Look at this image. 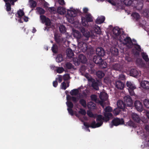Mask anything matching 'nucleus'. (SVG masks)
Returning a JSON list of instances; mask_svg holds the SVG:
<instances>
[{"label": "nucleus", "instance_id": "obj_1", "mask_svg": "<svg viewBox=\"0 0 149 149\" xmlns=\"http://www.w3.org/2000/svg\"><path fill=\"white\" fill-rule=\"evenodd\" d=\"M65 93L66 95L67 102H66V104L68 107L67 110L70 115L71 116H74V111L72 109V108L74 107V97H71L69 95V92L68 91H65Z\"/></svg>", "mask_w": 149, "mask_h": 149}, {"label": "nucleus", "instance_id": "obj_2", "mask_svg": "<svg viewBox=\"0 0 149 149\" xmlns=\"http://www.w3.org/2000/svg\"><path fill=\"white\" fill-rule=\"evenodd\" d=\"M79 37L75 38L77 39V41L78 42V47H75V50H76V49H77L78 51V52H88V49L87 48V45L85 42L80 41L81 39L82 38L81 35H79ZM78 52H75L77 54Z\"/></svg>", "mask_w": 149, "mask_h": 149}, {"label": "nucleus", "instance_id": "obj_3", "mask_svg": "<svg viewBox=\"0 0 149 149\" xmlns=\"http://www.w3.org/2000/svg\"><path fill=\"white\" fill-rule=\"evenodd\" d=\"M104 117H103L101 115H98L96 118V121L97 122V125L101 126L103 124V121L107 122L109 120L110 118L113 116V115L111 113H104Z\"/></svg>", "mask_w": 149, "mask_h": 149}, {"label": "nucleus", "instance_id": "obj_4", "mask_svg": "<svg viewBox=\"0 0 149 149\" xmlns=\"http://www.w3.org/2000/svg\"><path fill=\"white\" fill-rule=\"evenodd\" d=\"M102 57L97 55L95 56L93 58V61L101 68H105L107 66V63L102 59Z\"/></svg>", "mask_w": 149, "mask_h": 149}, {"label": "nucleus", "instance_id": "obj_5", "mask_svg": "<svg viewBox=\"0 0 149 149\" xmlns=\"http://www.w3.org/2000/svg\"><path fill=\"white\" fill-rule=\"evenodd\" d=\"M82 24L84 26L87 27L88 26V22L93 21V17L90 13H87L85 17L81 16Z\"/></svg>", "mask_w": 149, "mask_h": 149}, {"label": "nucleus", "instance_id": "obj_6", "mask_svg": "<svg viewBox=\"0 0 149 149\" xmlns=\"http://www.w3.org/2000/svg\"><path fill=\"white\" fill-rule=\"evenodd\" d=\"M74 9L72 10H68L66 17L68 22L71 24L74 23Z\"/></svg>", "mask_w": 149, "mask_h": 149}, {"label": "nucleus", "instance_id": "obj_7", "mask_svg": "<svg viewBox=\"0 0 149 149\" xmlns=\"http://www.w3.org/2000/svg\"><path fill=\"white\" fill-rule=\"evenodd\" d=\"M124 119L122 118H114L112 121V124L111 125L110 127L112 128L113 125L117 126L119 125L124 124Z\"/></svg>", "mask_w": 149, "mask_h": 149}, {"label": "nucleus", "instance_id": "obj_8", "mask_svg": "<svg viewBox=\"0 0 149 149\" xmlns=\"http://www.w3.org/2000/svg\"><path fill=\"white\" fill-rule=\"evenodd\" d=\"M88 81L90 84H91V87L95 90H99V84L98 82L96 81L94 79L91 78L88 79Z\"/></svg>", "mask_w": 149, "mask_h": 149}, {"label": "nucleus", "instance_id": "obj_9", "mask_svg": "<svg viewBox=\"0 0 149 149\" xmlns=\"http://www.w3.org/2000/svg\"><path fill=\"white\" fill-rule=\"evenodd\" d=\"M123 100L127 107H131L133 104V101L131 97L129 95L125 96L123 98Z\"/></svg>", "mask_w": 149, "mask_h": 149}, {"label": "nucleus", "instance_id": "obj_10", "mask_svg": "<svg viewBox=\"0 0 149 149\" xmlns=\"http://www.w3.org/2000/svg\"><path fill=\"white\" fill-rule=\"evenodd\" d=\"M134 105L136 109L138 111L141 112L143 110L142 103L139 100L136 101L134 103Z\"/></svg>", "mask_w": 149, "mask_h": 149}, {"label": "nucleus", "instance_id": "obj_11", "mask_svg": "<svg viewBox=\"0 0 149 149\" xmlns=\"http://www.w3.org/2000/svg\"><path fill=\"white\" fill-rule=\"evenodd\" d=\"M96 53L97 56L103 57L105 54V52L101 47H98L96 49Z\"/></svg>", "mask_w": 149, "mask_h": 149}, {"label": "nucleus", "instance_id": "obj_12", "mask_svg": "<svg viewBox=\"0 0 149 149\" xmlns=\"http://www.w3.org/2000/svg\"><path fill=\"white\" fill-rule=\"evenodd\" d=\"M80 30L83 33L84 36L86 37L87 38H88L90 36V32L87 30H86L84 27H81L80 28Z\"/></svg>", "mask_w": 149, "mask_h": 149}, {"label": "nucleus", "instance_id": "obj_13", "mask_svg": "<svg viewBox=\"0 0 149 149\" xmlns=\"http://www.w3.org/2000/svg\"><path fill=\"white\" fill-rule=\"evenodd\" d=\"M122 40H124L125 42V43L128 45V47L130 48H132L133 45V43L131 40V38L129 37H127L124 40L122 39Z\"/></svg>", "mask_w": 149, "mask_h": 149}, {"label": "nucleus", "instance_id": "obj_14", "mask_svg": "<svg viewBox=\"0 0 149 149\" xmlns=\"http://www.w3.org/2000/svg\"><path fill=\"white\" fill-rule=\"evenodd\" d=\"M117 105L119 108L123 109H124L127 107L124 100H118L117 102Z\"/></svg>", "mask_w": 149, "mask_h": 149}, {"label": "nucleus", "instance_id": "obj_15", "mask_svg": "<svg viewBox=\"0 0 149 149\" xmlns=\"http://www.w3.org/2000/svg\"><path fill=\"white\" fill-rule=\"evenodd\" d=\"M77 59L79 62L82 63H85L87 61V59L86 56L81 54L79 55Z\"/></svg>", "mask_w": 149, "mask_h": 149}, {"label": "nucleus", "instance_id": "obj_16", "mask_svg": "<svg viewBox=\"0 0 149 149\" xmlns=\"http://www.w3.org/2000/svg\"><path fill=\"white\" fill-rule=\"evenodd\" d=\"M115 85L116 87L118 89L121 90L124 88V84L122 81H116V82Z\"/></svg>", "mask_w": 149, "mask_h": 149}, {"label": "nucleus", "instance_id": "obj_17", "mask_svg": "<svg viewBox=\"0 0 149 149\" xmlns=\"http://www.w3.org/2000/svg\"><path fill=\"white\" fill-rule=\"evenodd\" d=\"M54 39L56 43L58 44L61 43L63 41L62 38L58 34H54Z\"/></svg>", "mask_w": 149, "mask_h": 149}, {"label": "nucleus", "instance_id": "obj_18", "mask_svg": "<svg viewBox=\"0 0 149 149\" xmlns=\"http://www.w3.org/2000/svg\"><path fill=\"white\" fill-rule=\"evenodd\" d=\"M132 119L135 122L139 123L141 120L139 116L137 114L134 113H133L132 115Z\"/></svg>", "mask_w": 149, "mask_h": 149}, {"label": "nucleus", "instance_id": "obj_19", "mask_svg": "<svg viewBox=\"0 0 149 149\" xmlns=\"http://www.w3.org/2000/svg\"><path fill=\"white\" fill-rule=\"evenodd\" d=\"M141 86L143 88L149 91V81H143L141 83Z\"/></svg>", "mask_w": 149, "mask_h": 149}, {"label": "nucleus", "instance_id": "obj_20", "mask_svg": "<svg viewBox=\"0 0 149 149\" xmlns=\"http://www.w3.org/2000/svg\"><path fill=\"white\" fill-rule=\"evenodd\" d=\"M113 32L115 36H118L120 35L121 31L119 28L118 27H116L113 29Z\"/></svg>", "mask_w": 149, "mask_h": 149}, {"label": "nucleus", "instance_id": "obj_21", "mask_svg": "<svg viewBox=\"0 0 149 149\" xmlns=\"http://www.w3.org/2000/svg\"><path fill=\"white\" fill-rule=\"evenodd\" d=\"M99 97L102 101H104L107 100L108 98V95L105 93H100Z\"/></svg>", "mask_w": 149, "mask_h": 149}, {"label": "nucleus", "instance_id": "obj_22", "mask_svg": "<svg viewBox=\"0 0 149 149\" xmlns=\"http://www.w3.org/2000/svg\"><path fill=\"white\" fill-rule=\"evenodd\" d=\"M130 73L131 76L134 77H138L139 74L138 72L135 69H132L130 71Z\"/></svg>", "mask_w": 149, "mask_h": 149}, {"label": "nucleus", "instance_id": "obj_23", "mask_svg": "<svg viewBox=\"0 0 149 149\" xmlns=\"http://www.w3.org/2000/svg\"><path fill=\"white\" fill-rule=\"evenodd\" d=\"M57 12L58 14L62 15L65 14L66 10L64 8L62 7H59L57 9Z\"/></svg>", "mask_w": 149, "mask_h": 149}, {"label": "nucleus", "instance_id": "obj_24", "mask_svg": "<svg viewBox=\"0 0 149 149\" xmlns=\"http://www.w3.org/2000/svg\"><path fill=\"white\" fill-rule=\"evenodd\" d=\"M105 19V17L103 16L98 17L95 21L96 23L98 24H101L104 22Z\"/></svg>", "mask_w": 149, "mask_h": 149}, {"label": "nucleus", "instance_id": "obj_25", "mask_svg": "<svg viewBox=\"0 0 149 149\" xmlns=\"http://www.w3.org/2000/svg\"><path fill=\"white\" fill-rule=\"evenodd\" d=\"M66 53L67 56L70 58H71L74 56V53L70 49H67Z\"/></svg>", "mask_w": 149, "mask_h": 149}, {"label": "nucleus", "instance_id": "obj_26", "mask_svg": "<svg viewBox=\"0 0 149 149\" xmlns=\"http://www.w3.org/2000/svg\"><path fill=\"white\" fill-rule=\"evenodd\" d=\"M113 69L117 71H120L121 70V65L118 63H115L113 65Z\"/></svg>", "mask_w": 149, "mask_h": 149}, {"label": "nucleus", "instance_id": "obj_27", "mask_svg": "<svg viewBox=\"0 0 149 149\" xmlns=\"http://www.w3.org/2000/svg\"><path fill=\"white\" fill-rule=\"evenodd\" d=\"M95 104L92 102H90L88 103L87 107L88 109L90 110L95 109Z\"/></svg>", "mask_w": 149, "mask_h": 149}, {"label": "nucleus", "instance_id": "obj_28", "mask_svg": "<svg viewBox=\"0 0 149 149\" xmlns=\"http://www.w3.org/2000/svg\"><path fill=\"white\" fill-rule=\"evenodd\" d=\"M52 50V52L55 54L58 53V47L57 45L56 44H54L51 48Z\"/></svg>", "mask_w": 149, "mask_h": 149}, {"label": "nucleus", "instance_id": "obj_29", "mask_svg": "<svg viewBox=\"0 0 149 149\" xmlns=\"http://www.w3.org/2000/svg\"><path fill=\"white\" fill-rule=\"evenodd\" d=\"M96 75L97 77L100 79L102 78L104 76V73L102 71L99 70L96 72Z\"/></svg>", "mask_w": 149, "mask_h": 149}, {"label": "nucleus", "instance_id": "obj_30", "mask_svg": "<svg viewBox=\"0 0 149 149\" xmlns=\"http://www.w3.org/2000/svg\"><path fill=\"white\" fill-rule=\"evenodd\" d=\"M127 86L128 88V90L130 89H136V87L130 81H127L126 83Z\"/></svg>", "mask_w": 149, "mask_h": 149}, {"label": "nucleus", "instance_id": "obj_31", "mask_svg": "<svg viewBox=\"0 0 149 149\" xmlns=\"http://www.w3.org/2000/svg\"><path fill=\"white\" fill-rule=\"evenodd\" d=\"M95 32L98 34H100L101 33L100 28L97 25H95L94 29Z\"/></svg>", "mask_w": 149, "mask_h": 149}, {"label": "nucleus", "instance_id": "obj_32", "mask_svg": "<svg viewBox=\"0 0 149 149\" xmlns=\"http://www.w3.org/2000/svg\"><path fill=\"white\" fill-rule=\"evenodd\" d=\"M97 124V123H96L95 121L94 120L91 123L90 127L93 128H95L100 127V125H99Z\"/></svg>", "mask_w": 149, "mask_h": 149}, {"label": "nucleus", "instance_id": "obj_33", "mask_svg": "<svg viewBox=\"0 0 149 149\" xmlns=\"http://www.w3.org/2000/svg\"><path fill=\"white\" fill-rule=\"evenodd\" d=\"M141 56L143 59L146 62H147L149 61V58L148 56L146 54V53L144 52H142L141 54Z\"/></svg>", "mask_w": 149, "mask_h": 149}, {"label": "nucleus", "instance_id": "obj_34", "mask_svg": "<svg viewBox=\"0 0 149 149\" xmlns=\"http://www.w3.org/2000/svg\"><path fill=\"white\" fill-rule=\"evenodd\" d=\"M30 7L32 8H35L36 6L37 3L35 1L33 0V1H30Z\"/></svg>", "mask_w": 149, "mask_h": 149}, {"label": "nucleus", "instance_id": "obj_35", "mask_svg": "<svg viewBox=\"0 0 149 149\" xmlns=\"http://www.w3.org/2000/svg\"><path fill=\"white\" fill-rule=\"evenodd\" d=\"M80 104L84 108L86 107V101L83 99H81L79 100Z\"/></svg>", "mask_w": 149, "mask_h": 149}, {"label": "nucleus", "instance_id": "obj_36", "mask_svg": "<svg viewBox=\"0 0 149 149\" xmlns=\"http://www.w3.org/2000/svg\"><path fill=\"white\" fill-rule=\"evenodd\" d=\"M36 9L40 15H41L44 14L45 13V10L41 7H38L36 8Z\"/></svg>", "mask_w": 149, "mask_h": 149}, {"label": "nucleus", "instance_id": "obj_37", "mask_svg": "<svg viewBox=\"0 0 149 149\" xmlns=\"http://www.w3.org/2000/svg\"><path fill=\"white\" fill-rule=\"evenodd\" d=\"M111 52L113 55L117 56L118 55V49L115 47H114L112 48Z\"/></svg>", "mask_w": 149, "mask_h": 149}, {"label": "nucleus", "instance_id": "obj_38", "mask_svg": "<svg viewBox=\"0 0 149 149\" xmlns=\"http://www.w3.org/2000/svg\"><path fill=\"white\" fill-rule=\"evenodd\" d=\"M59 31L61 33H64L66 31V28L63 25H61L59 27Z\"/></svg>", "mask_w": 149, "mask_h": 149}, {"label": "nucleus", "instance_id": "obj_39", "mask_svg": "<svg viewBox=\"0 0 149 149\" xmlns=\"http://www.w3.org/2000/svg\"><path fill=\"white\" fill-rule=\"evenodd\" d=\"M56 60L58 63H60L63 60V59L62 55H58L56 58Z\"/></svg>", "mask_w": 149, "mask_h": 149}, {"label": "nucleus", "instance_id": "obj_40", "mask_svg": "<svg viewBox=\"0 0 149 149\" xmlns=\"http://www.w3.org/2000/svg\"><path fill=\"white\" fill-rule=\"evenodd\" d=\"M124 4L127 6H130L133 2L131 0H123Z\"/></svg>", "mask_w": 149, "mask_h": 149}, {"label": "nucleus", "instance_id": "obj_41", "mask_svg": "<svg viewBox=\"0 0 149 149\" xmlns=\"http://www.w3.org/2000/svg\"><path fill=\"white\" fill-rule=\"evenodd\" d=\"M132 15L136 21L138 20L139 19L140 15L137 13H134L132 14Z\"/></svg>", "mask_w": 149, "mask_h": 149}, {"label": "nucleus", "instance_id": "obj_42", "mask_svg": "<svg viewBox=\"0 0 149 149\" xmlns=\"http://www.w3.org/2000/svg\"><path fill=\"white\" fill-rule=\"evenodd\" d=\"M72 66V64L70 62H67L66 63L64 66L65 68L70 69L71 68Z\"/></svg>", "mask_w": 149, "mask_h": 149}, {"label": "nucleus", "instance_id": "obj_43", "mask_svg": "<svg viewBox=\"0 0 149 149\" xmlns=\"http://www.w3.org/2000/svg\"><path fill=\"white\" fill-rule=\"evenodd\" d=\"M17 14L18 15V17L19 18L21 17L24 15V13L23 10L20 9L17 11Z\"/></svg>", "mask_w": 149, "mask_h": 149}, {"label": "nucleus", "instance_id": "obj_44", "mask_svg": "<svg viewBox=\"0 0 149 149\" xmlns=\"http://www.w3.org/2000/svg\"><path fill=\"white\" fill-rule=\"evenodd\" d=\"M69 85L68 84L67 86H66V83L65 82H63L61 84V88L64 90H65L67 87H69Z\"/></svg>", "mask_w": 149, "mask_h": 149}, {"label": "nucleus", "instance_id": "obj_45", "mask_svg": "<svg viewBox=\"0 0 149 149\" xmlns=\"http://www.w3.org/2000/svg\"><path fill=\"white\" fill-rule=\"evenodd\" d=\"M6 10L8 12L10 11L11 10V6L9 2L6 3Z\"/></svg>", "mask_w": 149, "mask_h": 149}, {"label": "nucleus", "instance_id": "obj_46", "mask_svg": "<svg viewBox=\"0 0 149 149\" xmlns=\"http://www.w3.org/2000/svg\"><path fill=\"white\" fill-rule=\"evenodd\" d=\"M104 110L105 111L104 113H110V112L112 111V108L110 107L107 106L105 108Z\"/></svg>", "mask_w": 149, "mask_h": 149}, {"label": "nucleus", "instance_id": "obj_47", "mask_svg": "<svg viewBox=\"0 0 149 149\" xmlns=\"http://www.w3.org/2000/svg\"><path fill=\"white\" fill-rule=\"evenodd\" d=\"M145 106L147 108L149 109V100L145 99L143 102Z\"/></svg>", "mask_w": 149, "mask_h": 149}, {"label": "nucleus", "instance_id": "obj_48", "mask_svg": "<svg viewBox=\"0 0 149 149\" xmlns=\"http://www.w3.org/2000/svg\"><path fill=\"white\" fill-rule=\"evenodd\" d=\"M133 45H135L134 48L136 50L139 52L141 51V48L140 45L134 43Z\"/></svg>", "mask_w": 149, "mask_h": 149}, {"label": "nucleus", "instance_id": "obj_49", "mask_svg": "<svg viewBox=\"0 0 149 149\" xmlns=\"http://www.w3.org/2000/svg\"><path fill=\"white\" fill-rule=\"evenodd\" d=\"M64 71V69L62 67H58L56 70L57 72L58 73H61Z\"/></svg>", "mask_w": 149, "mask_h": 149}, {"label": "nucleus", "instance_id": "obj_50", "mask_svg": "<svg viewBox=\"0 0 149 149\" xmlns=\"http://www.w3.org/2000/svg\"><path fill=\"white\" fill-rule=\"evenodd\" d=\"M40 19L42 21V22L43 23H45L46 20L47 19V18L44 15H40Z\"/></svg>", "mask_w": 149, "mask_h": 149}, {"label": "nucleus", "instance_id": "obj_51", "mask_svg": "<svg viewBox=\"0 0 149 149\" xmlns=\"http://www.w3.org/2000/svg\"><path fill=\"white\" fill-rule=\"evenodd\" d=\"M126 125L130 127H134V124L132 121L130 120L127 123Z\"/></svg>", "mask_w": 149, "mask_h": 149}, {"label": "nucleus", "instance_id": "obj_52", "mask_svg": "<svg viewBox=\"0 0 149 149\" xmlns=\"http://www.w3.org/2000/svg\"><path fill=\"white\" fill-rule=\"evenodd\" d=\"M45 23V25L47 26H50L51 25V21L50 20V19L48 18H47V19L46 20Z\"/></svg>", "mask_w": 149, "mask_h": 149}, {"label": "nucleus", "instance_id": "obj_53", "mask_svg": "<svg viewBox=\"0 0 149 149\" xmlns=\"http://www.w3.org/2000/svg\"><path fill=\"white\" fill-rule=\"evenodd\" d=\"M75 17L77 15H81L82 14V13L79 9H75Z\"/></svg>", "mask_w": 149, "mask_h": 149}, {"label": "nucleus", "instance_id": "obj_54", "mask_svg": "<svg viewBox=\"0 0 149 149\" xmlns=\"http://www.w3.org/2000/svg\"><path fill=\"white\" fill-rule=\"evenodd\" d=\"M104 82L107 84L111 83V80L109 77H105L104 79Z\"/></svg>", "mask_w": 149, "mask_h": 149}, {"label": "nucleus", "instance_id": "obj_55", "mask_svg": "<svg viewBox=\"0 0 149 149\" xmlns=\"http://www.w3.org/2000/svg\"><path fill=\"white\" fill-rule=\"evenodd\" d=\"M70 75L68 74H65L63 77V80L65 81L69 79Z\"/></svg>", "mask_w": 149, "mask_h": 149}, {"label": "nucleus", "instance_id": "obj_56", "mask_svg": "<svg viewBox=\"0 0 149 149\" xmlns=\"http://www.w3.org/2000/svg\"><path fill=\"white\" fill-rule=\"evenodd\" d=\"M69 95L71 97H73L74 98V89L71 91L70 92Z\"/></svg>", "mask_w": 149, "mask_h": 149}, {"label": "nucleus", "instance_id": "obj_57", "mask_svg": "<svg viewBox=\"0 0 149 149\" xmlns=\"http://www.w3.org/2000/svg\"><path fill=\"white\" fill-rule=\"evenodd\" d=\"M134 89H130V90H128L130 94L132 96L134 95H135V93L134 91Z\"/></svg>", "mask_w": 149, "mask_h": 149}, {"label": "nucleus", "instance_id": "obj_58", "mask_svg": "<svg viewBox=\"0 0 149 149\" xmlns=\"http://www.w3.org/2000/svg\"><path fill=\"white\" fill-rule=\"evenodd\" d=\"M56 80L58 81L59 83H61L62 82V76L61 75H58V78L56 79Z\"/></svg>", "mask_w": 149, "mask_h": 149}, {"label": "nucleus", "instance_id": "obj_59", "mask_svg": "<svg viewBox=\"0 0 149 149\" xmlns=\"http://www.w3.org/2000/svg\"><path fill=\"white\" fill-rule=\"evenodd\" d=\"M79 113L83 115H85L86 113V111L83 109H80L79 111Z\"/></svg>", "mask_w": 149, "mask_h": 149}, {"label": "nucleus", "instance_id": "obj_60", "mask_svg": "<svg viewBox=\"0 0 149 149\" xmlns=\"http://www.w3.org/2000/svg\"><path fill=\"white\" fill-rule=\"evenodd\" d=\"M87 115L90 117L93 118L94 117V115L92 112L91 111H88L87 113Z\"/></svg>", "mask_w": 149, "mask_h": 149}, {"label": "nucleus", "instance_id": "obj_61", "mask_svg": "<svg viewBox=\"0 0 149 149\" xmlns=\"http://www.w3.org/2000/svg\"><path fill=\"white\" fill-rule=\"evenodd\" d=\"M58 3L61 5H63L65 4L64 0H57Z\"/></svg>", "mask_w": 149, "mask_h": 149}, {"label": "nucleus", "instance_id": "obj_62", "mask_svg": "<svg viewBox=\"0 0 149 149\" xmlns=\"http://www.w3.org/2000/svg\"><path fill=\"white\" fill-rule=\"evenodd\" d=\"M113 112L116 115H118L120 113V111L118 109H115Z\"/></svg>", "mask_w": 149, "mask_h": 149}, {"label": "nucleus", "instance_id": "obj_63", "mask_svg": "<svg viewBox=\"0 0 149 149\" xmlns=\"http://www.w3.org/2000/svg\"><path fill=\"white\" fill-rule=\"evenodd\" d=\"M53 85L54 87H56L58 85V82L57 80L53 81Z\"/></svg>", "mask_w": 149, "mask_h": 149}, {"label": "nucleus", "instance_id": "obj_64", "mask_svg": "<svg viewBox=\"0 0 149 149\" xmlns=\"http://www.w3.org/2000/svg\"><path fill=\"white\" fill-rule=\"evenodd\" d=\"M84 125L86 128H88L90 127V125L88 123L84 122Z\"/></svg>", "mask_w": 149, "mask_h": 149}]
</instances>
